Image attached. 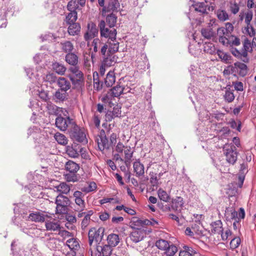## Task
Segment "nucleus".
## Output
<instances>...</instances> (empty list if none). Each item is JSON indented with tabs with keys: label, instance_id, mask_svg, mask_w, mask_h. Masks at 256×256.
Wrapping results in <instances>:
<instances>
[{
	"label": "nucleus",
	"instance_id": "nucleus-1",
	"mask_svg": "<svg viewBox=\"0 0 256 256\" xmlns=\"http://www.w3.org/2000/svg\"><path fill=\"white\" fill-rule=\"evenodd\" d=\"M114 150L116 153L114 155V160L116 162H124L126 166H130L134 154L132 148L129 146H124L122 142H118Z\"/></svg>",
	"mask_w": 256,
	"mask_h": 256
},
{
	"label": "nucleus",
	"instance_id": "nucleus-2",
	"mask_svg": "<svg viewBox=\"0 0 256 256\" xmlns=\"http://www.w3.org/2000/svg\"><path fill=\"white\" fill-rule=\"evenodd\" d=\"M222 150L226 162L234 164L236 162L238 157L236 147L232 144H227L224 146Z\"/></svg>",
	"mask_w": 256,
	"mask_h": 256
},
{
	"label": "nucleus",
	"instance_id": "nucleus-3",
	"mask_svg": "<svg viewBox=\"0 0 256 256\" xmlns=\"http://www.w3.org/2000/svg\"><path fill=\"white\" fill-rule=\"evenodd\" d=\"M76 124L75 121L69 116L64 118L60 116L56 118L55 122L56 126L60 130L66 131L68 129L69 132Z\"/></svg>",
	"mask_w": 256,
	"mask_h": 256
},
{
	"label": "nucleus",
	"instance_id": "nucleus-4",
	"mask_svg": "<svg viewBox=\"0 0 256 256\" xmlns=\"http://www.w3.org/2000/svg\"><path fill=\"white\" fill-rule=\"evenodd\" d=\"M104 229L100 227L98 228H92L88 232V241L90 246H92L94 242L96 244H99L104 236Z\"/></svg>",
	"mask_w": 256,
	"mask_h": 256
},
{
	"label": "nucleus",
	"instance_id": "nucleus-5",
	"mask_svg": "<svg viewBox=\"0 0 256 256\" xmlns=\"http://www.w3.org/2000/svg\"><path fill=\"white\" fill-rule=\"evenodd\" d=\"M132 89L130 88L126 92L125 88L120 84H117L116 86L113 87L107 92L104 100L107 102H110L112 98H118L122 94H126L127 92L134 93L131 92Z\"/></svg>",
	"mask_w": 256,
	"mask_h": 256
},
{
	"label": "nucleus",
	"instance_id": "nucleus-6",
	"mask_svg": "<svg viewBox=\"0 0 256 256\" xmlns=\"http://www.w3.org/2000/svg\"><path fill=\"white\" fill-rule=\"evenodd\" d=\"M70 137L74 140L83 144L88 142L84 130L80 128L76 124L70 130Z\"/></svg>",
	"mask_w": 256,
	"mask_h": 256
},
{
	"label": "nucleus",
	"instance_id": "nucleus-7",
	"mask_svg": "<svg viewBox=\"0 0 256 256\" xmlns=\"http://www.w3.org/2000/svg\"><path fill=\"white\" fill-rule=\"evenodd\" d=\"M100 36L114 40L116 38V30L114 28H108L104 20H101L98 24Z\"/></svg>",
	"mask_w": 256,
	"mask_h": 256
},
{
	"label": "nucleus",
	"instance_id": "nucleus-8",
	"mask_svg": "<svg viewBox=\"0 0 256 256\" xmlns=\"http://www.w3.org/2000/svg\"><path fill=\"white\" fill-rule=\"evenodd\" d=\"M84 194L80 191L76 190L73 194L74 203V211H84L86 208V202L84 200Z\"/></svg>",
	"mask_w": 256,
	"mask_h": 256
},
{
	"label": "nucleus",
	"instance_id": "nucleus-9",
	"mask_svg": "<svg viewBox=\"0 0 256 256\" xmlns=\"http://www.w3.org/2000/svg\"><path fill=\"white\" fill-rule=\"evenodd\" d=\"M92 45L94 52L96 53L100 50L102 55L106 56L108 48V44L106 43H104L99 38H96L93 40Z\"/></svg>",
	"mask_w": 256,
	"mask_h": 256
},
{
	"label": "nucleus",
	"instance_id": "nucleus-10",
	"mask_svg": "<svg viewBox=\"0 0 256 256\" xmlns=\"http://www.w3.org/2000/svg\"><path fill=\"white\" fill-rule=\"evenodd\" d=\"M196 12L202 14H208L209 12H212L214 10V6L207 4V2H196L192 5Z\"/></svg>",
	"mask_w": 256,
	"mask_h": 256
},
{
	"label": "nucleus",
	"instance_id": "nucleus-11",
	"mask_svg": "<svg viewBox=\"0 0 256 256\" xmlns=\"http://www.w3.org/2000/svg\"><path fill=\"white\" fill-rule=\"evenodd\" d=\"M98 34V29L95 24L90 22L88 24V30L84 34V38L86 41H88Z\"/></svg>",
	"mask_w": 256,
	"mask_h": 256
},
{
	"label": "nucleus",
	"instance_id": "nucleus-12",
	"mask_svg": "<svg viewBox=\"0 0 256 256\" xmlns=\"http://www.w3.org/2000/svg\"><path fill=\"white\" fill-rule=\"evenodd\" d=\"M230 52L235 57L240 59L244 62H248L249 59L248 56V54L244 51L242 48H230Z\"/></svg>",
	"mask_w": 256,
	"mask_h": 256
},
{
	"label": "nucleus",
	"instance_id": "nucleus-13",
	"mask_svg": "<svg viewBox=\"0 0 256 256\" xmlns=\"http://www.w3.org/2000/svg\"><path fill=\"white\" fill-rule=\"evenodd\" d=\"M144 236V230L140 228H137V229L134 230L130 235V240L136 243L142 240Z\"/></svg>",
	"mask_w": 256,
	"mask_h": 256
},
{
	"label": "nucleus",
	"instance_id": "nucleus-14",
	"mask_svg": "<svg viewBox=\"0 0 256 256\" xmlns=\"http://www.w3.org/2000/svg\"><path fill=\"white\" fill-rule=\"evenodd\" d=\"M96 140L98 148L100 150L102 151L105 149L108 150L111 148L109 144V141L105 135L99 136L96 138Z\"/></svg>",
	"mask_w": 256,
	"mask_h": 256
},
{
	"label": "nucleus",
	"instance_id": "nucleus-15",
	"mask_svg": "<svg viewBox=\"0 0 256 256\" xmlns=\"http://www.w3.org/2000/svg\"><path fill=\"white\" fill-rule=\"evenodd\" d=\"M119 7L120 3L118 0H110L108 6L103 8L102 11L105 12H117Z\"/></svg>",
	"mask_w": 256,
	"mask_h": 256
},
{
	"label": "nucleus",
	"instance_id": "nucleus-16",
	"mask_svg": "<svg viewBox=\"0 0 256 256\" xmlns=\"http://www.w3.org/2000/svg\"><path fill=\"white\" fill-rule=\"evenodd\" d=\"M238 212L234 206H228L226 208L224 213V217L227 221L237 219Z\"/></svg>",
	"mask_w": 256,
	"mask_h": 256
},
{
	"label": "nucleus",
	"instance_id": "nucleus-17",
	"mask_svg": "<svg viewBox=\"0 0 256 256\" xmlns=\"http://www.w3.org/2000/svg\"><path fill=\"white\" fill-rule=\"evenodd\" d=\"M68 32L69 35L74 36L80 34L81 30V26L78 22L68 24Z\"/></svg>",
	"mask_w": 256,
	"mask_h": 256
},
{
	"label": "nucleus",
	"instance_id": "nucleus-18",
	"mask_svg": "<svg viewBox=\"0 0 256 256\" xmlns=\"http://www.w3.org/2000/svg\"><path fill=\"white\" fill-rule=\"evenodd\" d=\"M57 84L60 88L59 89L64 90V91H68L71 87L70 82L66 78L64 77L58 78Z\"/></svg>",
	"mask_w": 256,
	"mask_h": 256
},
{
	"label": "nucleus",
	"instance_id": "nucleus-19",
	"mask_svg": "<svg viewBox=\"0 0 256 256\" xmlns=\"http://www.w3.org/2000/svg\"><path fill=\"white\" fill-rule=\"evenodd\" d=\"M133 168L136 176L140 177L144 176V164L140 163L139 160H136L134 162Z\"/></svg>",
	"mask_w": 256,
	"mask_h": 256
},
{
	"label": "nucleus",
	"instance_id": "nucleus-20",
	"mask_svg": "<svg viewBox=\"0 0 256 256\" xmlns=\"http://www.w3.org/2000/svg\"><path fill=\"white\" fill-rule=\"evenodd\" d=\"M106 57L104 59L102 62L104 66L110 67L114 65L118 60V57L114 54H107Z\"/></svg>",
	"mask_w": 256,
	"mask_h": 256
},
{
	"label": "nucleus",
	"instance_id": "nucleus-21",
	"mask_svg": "<svg viewBox=\"0 0 256 256\" xmlns=\"http://www.w3.org/2000/svg\"><path fill=\"white\" fill-rule=\"evenodd\" d=\"M65 60L67 63L72 66H76L78 62V56L73 52L67 54L65 56Z\"/></svg>",
	"mask_w": 256,
	"mask_h": 256
},
{
	"label": "nucleus",
	"instance_id": "nucleus-22",
	"mask_svg": "<svg viewBox=\"0 0 256 256\" xmlns=\"http://www.w3.org/2000/svg\"><path fill=\"white\" fill-rule=\"evenodd\" d=\"M149 220H142L136 218H133L132 220L130 222L132 227L134 228H139V227H144L145 226H148Z\"/></svg>",
	"mask_w": 256,
	"mask_h": 256
},
{
	"label": "nucleus",
	"instance_id": "nucleus-23",
	"mask_svg": "<svg viewBox=\"0 0 256 256\" xmlns=\"http://www.w3.org/2000/svg\"><path fill=\"white\" fill-rule=\"evenodd\" d=\"M55 188L57 192H59L61 194H68L70 190V186L66 182H61L58 186H56Z\"/></svg>",
	"mask_w": 256,
	"mask_h": 256
},
{
	"label": "nucleus",
	"instance_id": "nucleus-24",
	"mask_svg": "<svg viewBox=\"0 0 256 256\" xmlns=\"http://www.w3.org/2000/svg\"><path fill=\"white\" fill-rule=\"evenodd\" d=\"M65 170L70 172H77L80 169L79 165L74 161L69 160L64 166Z\"/></svg>",
	"mask_w": 256,
	"mask_h": 256
},
{
	"label": "nucleus",
	"instance_id": "nucleus-25",
	"mask_svg": "<svg viewBox=\"0 0 256 256\" xmlns=\"http://www.w3.org/2000/svg\"><path fill=\"white\" fill-rule=\"evenodd\" d=\"M218 58L221 60L225 64H230L232 62V57L229 54L224 52L223 51L218 50L216 52Z\"/></svg>",
	"mask_w": 256,
	"mask_h": 256
},
{
	"label": "nucleus",
	"instance_id": "nucleus-26",
	"mask_svg": "<svg viewBox=\"0 0 256 256\" xmlns=\"http://www.w3.org/2000/svg\"><path fill=\"white\" fill-rule=\"evenodd\" d=\"M45 226L48 230H56L60 228V225L55 220H46Z\"/></svg>",
	"mask_w": 256,
	"mask_h": 256
},
{
	"label": "nucleus",
	"instance_id": "nucleus-27",
	"mask_svg": "<svg viewBox=\"0 0 256 256\" xmlns=\"http://www.w3.org/2000/svg\"><path fill=\"white\" fill-rule=\"evenodd\" d=\"M107 241L108 246L114 247L116 246L120 242V238L118 235L114 234H111L107 237Z\"/></svg>",
	"mask_w": 256,
	"mask_h": 256
},
{
	"label": "nucleus",
	"instance_id": "nucleus-28",
	"mask_svg": "<svg viewBox=\"0 0 256 256\" xmlns=\"http://www.w3.org/2000/svg\"><path fill=\"white\" fill-rule=\"evenodd\" d=\"M55 200L56 205L69 206L70 203V199L67 196L61 194L56 196Z\"/></svg>",
	"mask_w": 256,
	"mask_h": 256
},
{
	"label": "nucleus",
	"instance_id": "nucleus-29",
	"mask_svg": "<svg viewBox=\"0 0 256 256\" xmlns=\"http://www.w3.org/2000/svg\"><path fill=\"white\" fill-rule=\"evenodd\" d=\"M212 232L214 234H220L223 231L222 222L220 220L212 222Z\"/></svg>",
	"mask_w": 256,
	"mask_h": 256
},
{
	"label": "nucleus",
	"instance_id": "nucleus-30",
	"mask_svg": "<svg viewBox=\"0 0 256 256\" xmlns=\"http://www.w3.org/2000/svg\"><path fill=\"white\" fill-rule=\"evenodd\" d=\"M234 67L240 70L239 74L242 76H246L248 74V67L246 65L240 62H236L234 64Z\"/></svg>",
	"mask_w": 256,
	"mask_h": 256
},
{
	"label": "nucleus",
	"instance_id": "nucleus-31",
	"mask_svg": "<svg viewBox=\"0 0 256 256\" xmlns=\"http://www.w3.org/2000/svg\"><path fill=\"white\" fill-rule=\"evenodd\" d=\"M78 19V13L76 11L70 12L66 16L65 22L68 24L76 23Z\"/></svg>",
	"mask_w": 256,
	"mask_h": 256
},
{
	"label": "nucleus",
	"instance_id": "nucleus-32",
	"mask_svg": "<svg viewBox=\"0 0 256 256\" xmlns=\"http://www.w3.org/2000/svg\"><path fill=\"white\" fill-rule=\"evenodd\" d=\"M68 96L66 91L58 89L54 94V98L56 99V102H63L64 101Z\"/></svg>",
	"mask_w": 256,
	"mask_h": 256
},
{
	"label": "nucleus",
	"instance_id": "nucleus-33",
	"mask_svg": "<svg viewBox=\"0 0 256 256\" xmlns=\"http://www.w3.org/2000/svg\"><path fill=\"white\" fill-rule=\"evenodd\" d=\"M116 76L114 71H110L105 78V84L108 87H110L115 82Z\"/></svg>",
	"mask_w": 256,
	"mask_h": 256
},
{
	"label": "nucleus",
	"instance_id": "nucleus-34",
	"mask_svg": "<svg viewBox=\"0 0 256 256\" xmlns=\"http://www.w3.org/2000/svg\"><path fill=\"white\" fill-rule=\"evenodd\" d=\"M60 46L62 50L68 54L72 52L74 48V46L72 43L68 40H66L61 42Z\"/></svg>",
	"mask_w": 256,
	"mask_h": 256
},
{
	"label": "nucleus",
	"instance_id": "nucleus-35",
	"mask_svg": "<svg viewBox=\"0 0 256 256\" xmlns=\"http://www.w3.org/2000/svg\"><path fill=\"white\" fill-rule=\"evenodd\" d=\"M28 218L31 220L35 222H43L45 220L44 215L40 212L31 213Z\"/></svg>",
	"mask_w": 256,
	"mask_h": 256
},
{
	"label": "nucleus",
	"instance_id": "nucleus-36",
	"mask_svg": "<svg viewBox=\"0 0 256 256\" xmlns=\"http://www.w3.org/2000/svg\"><path fill=\"white\" fill-rule=\"evenodd\" d=\"M195 253V251L192 248L184 246H183V249L180 251L179 256H194Z\"/></svg>",
	"mask_w": 256,
	"mask_h": 256
},
{
	"label": "nucleus",
	"instance_id": "nucleus-37",
	"mask_svg": "<svg viewBox=\"0 0 256 256\" xmlns=\"http://www.w3.org/2000/svg\"><path fill=\"white\" fill-rule=\"evenodd\" d=\"M64 180L67 182H75L78 180L79 177L76 172H70L64 174Z\"/></svg>",
	"mask_w": 256,
	"mask_h": 256
},
{
	"label": "nucleus",
	"instance_id": "nucleus-38",
	"mask_svg": "<svg viewBox=\"0 0 256 256\" xmlns=\"http://www.w3.org/2000/svg\"><path fill=\"white\" fill-rule=\"evenodd\" d=\"M160 178H158L156 174H150V183L152 190H155L158 188L159 186L161 184V182H159Z\"/></svg>",
	"mask_w": 256,
	"mask_h": 256
},
{
	"label": "nucleus",
	"instance_id": "nucleus-39",
	"mask_svg": "<svg viewBox=\"0 0 256 256\" xmlns=\"http://www.w3.org/2000/svg\"><path fill=\"white\" fill-rule=\"evenodd\" d=\"M108 44V48L107 50V54H114L117 52L119 48V42H114L112 43H106Z\"/></svg>",
	"mask_w": 256,
	"mask_h": 256
},
{
	"label": "nucleus",
	"instance_id": "nucleus-40",
	"mask_svg": "<svg viewBox=\"0 0 256 256\" xmlns=\"http://www.w3.org/2000/svg\"><path fill=\"white\" fill-rule=\"evenodd\" d=\"M54 70L58 74L63 75L66 71V68L63 65L58 62H55L52 64Z\"/></svg>",
	"mask_w": 256,
	"mask_h": 256
},
{
	"label": "nucleus",
	"instance_id": "nucleus-41",
	"mask_svg": "<svg viewBox=\"0 0 256 256\" xmlns=\"http://www.w3.org/2000/svg\"><path fill=\"white\" fill-rule=\"evenodd\" d=\"M56 140L60 144L66 145L68 144V139L66 136L60 132H56L54 136Z\"/></svg>",
	"mask_w": 256,
	"mask_h": 256
},
{
	"label": "nucleus",
	"instance_id": "nucleus-42",
	"mask_svg": "<svg viewBox=\"0 0 256 256\" xmlns=\"http://www.w3.org/2000/svg\"><path fill=\"white\" fill-rule=\"evenodd\" d=\"M94 87L96 90H100L102 88V82L99 80L98 74L94 72L93 74Z\"/></svg>",
	"mask_w": 256,
	"mask_h": 256
},
{
	"label": "nucleus",
	"instance_id": "nucleus-43",
	"mask_svg": "<svg viewBox=\"0 0 256 256\" xmlns=\"http://www.w3.org/2000/svg\"><path fill=\"white\" fill-rule=\"evenodd\" d=\"M66 152L71 158H78L79 156V150L74 146H68L66 148Z\"/></svg>",
	"mask_w": 256,
	"mask_h": 256
},
{
	"label": "nucleus",
	"instance_id": "nucleus-44",
	"mask_svg": "<svg viewBox=\"0 0 256 256\" xmlns=\"http://www.w3.org/2000/svg\"><path fill=\"white\" fill-rule=\"evenodd\" d=\"M96 184L94 182H90L88 184L87 186H84L80 188L82 192L88 193L94 191L96 189Z\"/></svg>",
	"mask_w": 256,
	"mask_h": 256
},
{
	"label": "nucleus",
	"instance_id": "nucleus-45",
	"mask_svg": "<svg viewBox=\"0 0 256 256\" xmlns=\"http://www.w3.org/2000/svg\"><path fill=\"white\" fill-rule=\"evenodd\" d=\"M202 35L208 40H210L214 36V32L211 28H204L201 30Z\"/></svg>",
	"mask_w": 256,
	"mask_h": 256
},
{
	"label": "nucleus",
	"instance_id": "nucleus-46",
	"mask_svg": "<svg viewBox=\"0 0 256 256\" xmlns=\"http://www.w3.org/2000/svg\"><path fill=\"white\" fill-rule=\"evenodd\" d=\"M100 248L102 256H110L112 252V249L111 246L108 245L106 244L102 248L101 246H97V250H100Z\"/></svg>",
	"mask_w": 256,
	"mask_h": 256
},
{
	"label": "nucleus",
	"instance_id": "nucleus-47",
	"mask_svg": "<svg viewBox=\"0 0 256 256\" xmlns=\"http://www.w3.org/2000/svg\"><path fill=\"white\" fill-rule=\"evenodd\" d=\"M66 244L72 250H77L80 246L78 241L74 238H71L68 240L66 242Z\"/></svg>",
	"mask_w": 256,
	"mask_h": 256
},
{
	"label": "nucleus",
	"instance_id": "nucleus-48",
	"mask_svg": "<svg viewBox=\"0 0 256 256\" xmlns=\"http://www.w3.org/2000/svg\"><path fill=\"white\" fill-rule=\"evenodd\" d=\"M117 21V17L114 14H111L106 16V22L110 28H114Z\"/></svg>",
	"mask_w": 256,
	"mask_h": 256
},
{
	"label": "nucleus",
	"instance_id": "nucleus-49",
	"mask_svg": "<svg viewBox=\"0 0 256 256\" xmlns=\"http://www.w3.org/2000/svg\"><path fill=\"white\" fill-rule=\"evenodd\" d=\"M218 19L222 22H224L228 19V14L227 12L223 10L218 9L216 12Z\"/></svg>",
	"mask_w": 256,
	"mask_h": 256
},
{
	"label": "nucleus",
	"instance_id": "nucleus-50",
	"mask_svg": "<svg viewBox=\"0 0 256 256\" xmlns=\"http://www.w3.org/2000/svg\"><path fill=\"white\" fill-rule=\"evenodd\" d=\"M204 51L210 54H214L216 52V48L214 44L211 42H206L204 44Z\"/></svg>",
	"mask_w": 256,
	"mask_h": 256
},
{
	"label": "nucleus",
	"instance_id": "nucleus-51",
	"mask_svg": "<svg viewBox=\"0 0 256 256\" xmlns=\"http://www.w3.org/2000/svg\"><path fill=\"white\" fill-rule=\"evenodd\" d=\"M158 198L164 202H168L170 200V196L166 192V191L164 190L162 188H160L158 190Z\"/></svg>",
	"mask_w": 256,
	"mask_h": 256
},
{
	"label": "nucleus",
	"instance_id": "nucleus-52",
	"mask_svg": "<svg viewBox=\"0 0 256 256\" xmlns=\"http://www.w3.org/2000/svg\"><path fill=\"white\" fill-rule=\"evenodd\" d=\"M253 48L254 47L251 44V41L248 38H246L242 42V48L244 51L248 54V52H252Z\"/></svg>",
	"mask_w": 256,
	"mask_h": 256
},
{
	"label": "nucleus",
	"instance_id": "nucleus-53",
	"mask_svg": "<svg viewBox=\"0 0 256 256\" xmlns=\"http://www.w3.org/2000/svg\"><path fill=\"white\" fill-rule=\"evenodd\" d=\"M243 32L249 36L250 37L254 36L256 34V30L252 24L246 25L244 26Z\"/></svg>",
	"mask_w": 256,
	"mask_h": 256
},
{
	"label": "nucleus",
	"instance_id": "nucleus-54",
	"mask_svg": "<svg viewBox=\"0 0 256 256\" xmlns=\"http://www.w3.org/2000/svg\"><path fill=\"white\" fill-rule=\"evenodd\" d=\"M78 7V0H71L67 4V9L69 12L76 11Z\"/></svg>",
	"mask_w": 256,
	"mask_h": 256
},
{
	"label": "nucleus",
	"instance_id": "nucleus-55",
	"mask_svg": "<svg viewBox=\"0 0 256 256\" xmlns=\"http://www.w3.org/2000/svg\"><path fill=\"white\" fill-rule=\"evenodd\" d=\"M168 242L164 240L160 239L156 242V246L160 250H165L168 244Z\"/></svg>",
	"mask_w": 256,
	"mask_h": 256
},
{
	"label": "nucleus",
	"instance_id": "nucleus-56",
	"mask_svg": "<svg viewBox=\"0 0 256 256\" xmlns=\"http://www.w3.org/2000/svg\"><path fill=\"white\" fill-rule=\"evenodd\" d=\"M240 44V39L234 36H230V44L229 46L231 48H235L234 46H239Z\"/></svg>",
	"mask_w": 256,
	"mask_h": 256
},
{
	"label": "nucleus",
	"instance_id": "nucleus-57",
	"mask_svg": "<svg viewBox=\"0 0 256 256\" xmlns=\"http://www.w3.org/2000/svg\"><path fill=\"white\" fill-rule=\"evenodd\" d=\"M70 80L76 88L80 89L84 85V78L76 79L70 78Z\"/></svg>",
	"mask_w": 256,
	"mask_h": 256
},
{
	"label": "nucleus",
	"instance_id": "nucleus-58",
	"mask_svg": "<svg viewBox=\"0 0 256 256\" xmlns=\"http://www.w3.org/2000/svg\"><path fill=\"white\" fill-rule=\"evenodd\" d=\"M166 255L169 256H173L177 252L178 248L174 244H168V246L165 250Z\"/></svg>",
	"mask_w": 256,
	"mask_h": 256
},
{
	"label": "nucleus",
	"instance_id": "nucleus-59",
	"mask_svg": "<svg viewBox=\"0 0 256 256\" xmlns=\"http://www.w3.org/2000/svg\"><path fill=\"white\" fill-rule=\"evenodd\" d=\"M241 240L239 237H235L232 239L230 242V248L232 250H234L238 247L240 244Z\"/></svg>",
	"mask_w": 256,
	"mask_h": 256
},
{
	"label": "nucleus",
	"instance_id": "nucleus-60",
	"mask_svg": "<svg viewBox=\"0 0 256 256\" xmlns=\"http://www.w3.org/2000/svg\"><path fill=\"white\" fill-rule=\"evenodd\" d=\"M224 98L225 100H226L228 102H232L234 99V96L233 93V90L231 91L230 90H226L224 95Z\"/></svg>",
	"mask_w": 256,
	"mask_h": 256
},
{
	"label": "nucleus",
	"instance_id": "nucleus-61",
	"mask_svg": "<svg viewBox=\"0 0 256 256\" xmlns=\"http://www.w3.org/2000/svg\"><path fill=\"white\" fill-rule=\"evenodd\" d=\"M58 78L54 74H48L44 78L45 81L49 82L50 84L58 82Z\"/></svg>",
	"mask_w": 256,
	"mask_h": 256
},
{
	"label": "nucleus",
	"instance_id": "nucleus-62",
	"mask_svg": "<svg viewBox=\"0 0 256 256\" xmlns=\"http://www.w3.org/2000/svg\"><path fill=\"white\" fill-rule=\"evenodd\" d=\"M100 118L98 116L94 114L91 119V120L90 122V126H94L98 128L100 125Z\"/></svg>",
	"mask_w": 256,
	"mask_h": 256
},
{
	"label": "nucleus",
	"instance_id": "nucleus-63",
	"mask_svg": "<svg viewBox=\"0 0 256 256\" xmlns=\"http://www.w3.org/2000/svg\"><path fill=\"white\" fill-rule=\"evenodd\" d=\"M68 206L65 205H56V214H65L67 212Z\"/></svg>",
	"mask_w": 256,
	"mask_h": 256
},
{
	"label": "nucleus",
	"instance_id": "nucleus-64",
	"mask_svg": "<svg viewBox=\"0 0 256 256\" xmlns=\"http://www.w3.org/2000/svg\"><path fill=\"white\" fill-rule=\"evenodd\" d=\"M110 112L115 118L120 117L122 113L121 108L118 105H116L114 107L112 110V112L110 111Z\"/></svg>",
	"mask_w": 256,
	"mask_h": 256
}]
</instances>
